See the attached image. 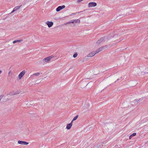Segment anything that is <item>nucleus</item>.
<instances>
[{
  "mask_svg": "<svg viewBox=\"0 0 148 148\" xmlns=\"http://www.w3.org/2000/svg\"><path fill=\"white\" fill-rule=\"evenodd\" d=\"M17 94V93H16V92H14V91H12V92H10L9 93V95H16Z\"/></svg>",
  "mask_w": 148,
  "mask_h": 148,
  "instance_id": "13",
  "label": "nucleus"
},
{
  "mask_svg": "<svg viewBox=\"0 0 148 148\" xmlns=\"http://www.w3.org/2000/svg\"><path fill=\"white\" fill-rule=\"evenodd\" d=\"M71 21H70L67 23H66V24H69V23H71Z\"/></svg>",
  "mask_w": 148,
  "mask_h": 148,
  "instance_id": "27",
  "label": "nucleus"
},
{
  "mask_svg": "<svg viewBox=\"0 0 148 148\" xmlns=\"http://www.w3.org/2000/svg\"><path fill=\"white\" fill-rule=\"evenodd\" d=\"M71 124H68L67 125L66 128L68 130L70 129L72 127Z\"/></svg>",
  "mask_w": 148,
  "mask_h": 148,
  "instance_id": "11",
  "label": "nucleus"
},
{
  "mask_svg": "<svg viewBox=\"0 0 148 148\" xmlns=\"http://www.w3.org/2000/svg\"><path fill=\"white\" fill-rule=\"evenodd\" d=\"M98 51L97 52H99L100 51H101L102 50V48L101 47L99 48L98 49Z\"/></svg>",
  "mask_w": 148,
  "mask_h": 148,
  "instance_id": "20",
  "label": "nucleus"
},
{
  "mask_svg": "<svg viewBox=\"0 0 148 148\" xmlns=\"http://www.w3.org/2000/svg\"><path fill=\"white\" fill-rule=\"evenodd\" d=\"M21 6H17L15 7L13 9V11L11 12V13L13 12H14L16 11Z\"/></svg>",
  "mask_w": 148,
  "mask_h": 148,
  "instance_id": "10",
  "label": "nucleus"
},
{
  "mask_svg": "<svg viewBox=\"0 0 148 148\" xmlns=\"http://www.w3.org/2000/svg\"><path fill=\"white\" fill-rule=\"evenodd\" d=\"M51 58L52 57L51 56H49L43 59H41L40 60L41 62L40 63H41V64H44L49 61Z\"/></svg>",
  "mask_w": 148,
  "mask_h": 148,
  "instance_id": "2",
  "label": "nucleus"
},
{
  "mask_svg": "<svg viewBox=\"0 0 148 148\" xmlns=\"http://www.w3.org/2000/svg\"><path fill=\"white\" fill-rule=\"evenodd\" d=\"M23 41V40H22V39L20 40H15L13 42V43H16V42H22Z\"/></svg>",
  "mask_w": 148,
  "mask_h": 148,
  "instance_id": "12",
  "label": "nucleus"
},
{
  "mask_svg": "<svg viewBox=\"0 0 148 148\" xmlns=\"http://www.w3.org/2000/svg\"><path fill=\"white\" fill-rule=\"evenodd\" d=\"M95 54V52L94 51H93L91 52V53L88 54L87 56V57H90L93 56Z\"/></svg>",
  "mask_w": 148,
  "mask_h": 148,
  "instance_id": "8",
  "label": "nucleus"
},
{
  "mask_svg": "<svg viewBox=\"0 0 148 148\" xmlns=\"http://www.w3.org/2000/svg\"><path fill=\"white\" fill-rule=\"evenodd\" d=\"M83 0H78L77 1V3H80Z\"/></svg>",
  "mask_w": 148,
  "mask_h": 148,
  "instance_id": "24",
  "label": "nucleus"
},
{
  "mask_svg": "<svg viewBox=\"0 0 148 148\" xmlns=\"http://www.w3.org/2000/svg\"><path fill=\"white\" fill-rule=\"evenodd\" d=\"M101 47L102 48V50H103V49H106L107 48L108 46L107 45H106V46H102Z\"/></svg>",
  "mask_w": 148,
  "mask_h": 148,
  "instance_id": "18",
  "label": "nucleus"
},
{
  "mask_svg": "<svg viewBox=\"0 0 148 148\" xmlns=\"http://www.w3.org/2000/svg\"><path fill=\"white\" fill-rule=\"evenodd\" d=\"M139 101V100L138 99H135L134 101H133L132 102V103H135L136 102H138V101Z\"/></svg>",
  "mask_w": 148,
  "mask_h": 148,
  "instance_id": "16",
  "label": "nucleus"
},
{
  "mask_svg": "<svg viewBox=\"0 0 148 148\" xmlns=\"http://www.w3.org/2000/svg\"><path fill=\"white\" fill-rule=\"evenodd\" d=\"M18 143L20 144L25 145H27L29 144V143L28 142L21 140H18Z\"/></svg>",
  "mask_w": 148,
  "mask_h": 148,
  "instance_id": "6",
  "label": "nucleus"
},
{
  "mask_svg": "<svg viewBox=\"0 0 148 148\" xmlns=\"http://www.w3.org/2000/svg\"><path fill=\"white\" fill-rule=\"evenodd\" d=\"M119 80V79H117V80L118 81V80Z\"/></svg>",
  "mask_w": 148,
  "mask_h": 148,
  "instance_id": "30",
  "label": "nucleus"
},
{
  "mask_svg": "<svg viewBox=\"0 0 148 148\" xmlns=\"http://www.w3.org/2000/svg\"><path fill=\"white\" fill-rule=\"evenodd\" d=\"M25 70L23 71L20 73L18 75V78L19 79H21L22 77L25 75Z\"/></svg>",
  "mask_w": 148,
  "mask_h": 148,
  "instance_id": "4",
  "label": "nucleus"
},
{
  "mask_svg": "<svg viewBox=\"0 0 148 148\" xmlns=\"http://www.w3.org/2000/svg\"><path fill=\"white\" fill-rule=\"evenodd\" d=\"M80 22V20L79 19L73 20L71 21V23H79Z\"/></svg>",
  "mask_w": 148,
  "mask_h": 148,
  "instance_id": "9",
  "label": "nucleus"
},
{
  "mask_svg": "<svg viewBox=\"0 0 148 148\" xmlns=\"http://www.w3.org/2000/svg\"><path fill=\"white\" fill-rule=\"evenodd\" d=\"M65 7V6L64 5L59 6L56 9V11L57 12H59L62 9L64 8Z\"/></svg>",
  "mask_w": 148,
  "mask_h": 148,
  "instance_id": "5",
  "label": "nucleus"
},
{
  "mask_svg": "<svg viewBox=\"0 0 148 148\" xmlns=\"http://www.w3.org/2000/svg\"><path fill=\"white\" fill-rule=\"evenodd\" d=\"M97 4L95 2H90L88 4V7L89 8H91L96 6Z\"/></svg>",
  "mask_w": 148,
  "mask_h": 148,
  "instance_id": "3",
  "label": "nucleus"
},
{
  "mask_svg": "<svg viewBox=\"0 0 148 148\" xmlns=\"http://www.w3.org/2000/svg\"><path fill=\"white\" fill-rule=\"evenodd\" d=\"M113 36H109L108 37L107 36H105L101 38L97 41V44H99L101 42L103 41L105 39H106L107 40H109L110 38H113Z\"/></svg>",
  "mask_w": 148,
  "mask_h": 148,
  "instance_id": "1",
  "label": "nucleus"
},
{
  "mask_svg": "<svg viewBox=\"0 0 148 148\" xmlns=\"http://www.w3.org/2000/svg\"><path fill=\"white\" fill-rule=\"evenodd\" d=\"M78 117V115H77L76 116H75L73 119V121H74L76 120L77 119V118Z\"/></svg>",
  "mask_w": 148,
  "mask_h": 148,
  "instance_id": "17",
  "label": "nucleus"
},
{
  "mask_svg": "<svg viewBox=\"0 0 148 148\" xmlns=\"http://www.w3.org/2000/svg\"><path fill=\"white\" fill-rule=\"evenodd\" d=\"M83 12L82 11H80V12H76V13H73L71 15H70L71 16L72 15H75L77 13H78V14H79L80 12Z\"/></svg>",
  "mask_w": 148,
  "mask_h": 148,
  "instance_id": "19",
  "label": "nucleus"
},
{
  "mask_svg": "<svg viewBox=\"0 0 148 148\" xmlns=\"http://www.w3.org/2000/svg\"><path fill=\"white\" fill-rule=\"evenodd\" d=\"M86 58V57H85V58H84V59H85Z\"/></svg>",
  "mask_w": 148,
  "mask_h": 148,
  "instance_id": "29",
  "label": "nucleus"
},
{
  "mask_svg": "<svg viewBox=\"0 0 148 148\" xmlns=\"http://www.w3.org/2000/svg\"><path fill=\"white\" fill-rule=\"evenodd\" d=\"M46 23L48 25L49 27H51L53 25V23L52 22L47 21Z\"/></svg>",
  "mask_w": 148,
  "mask_h": 148,
  "instance_id": "7",
  "label": "nucleus"
},
{
  "mask_svg": "<svg viewBox=\"0 0 148 148\" xmlns=\"http://www.w3.org/2000/svg\"><path fill=\"white\" fill-rule=\"evenodd\" d=\"M136 133H133L132 134V135H131L130 136V139L133 136H136Z\"/></svg>",
  "mask_w": 148,
  "mask_h": 148,
  "instance_id": "15",
  "label": "nucleus"
},
{
  "mask_svg": "<svg viewBox=\"0 0 148 148\" xmlns=\"http://www.w3.org/2000/svg\"><path fill=\"white\" fill-rule=\"evenodd\" d=\"M77 53H75L73 55V57L74 58H75L77 56Z\"/></svg>",
  "mask_w": 148,
  "mask_h": 148,
  "instance_id": "21",
  "label": "nucleus"
},
{
  "mask_svg": "<svg viewBox=\"0 0 148 148\" xmlns=\"http://www.w3.org/2000/svg\"><path fill=\"white\" fill-rule=\"evenodd\" d=\"M146 73H145V74L146 75Z\"/></svg>",
  "mask_w": 148,
  "mask_h": 148,
  "instance_id": "32",
  "label": "nucleus"
},
{
  "mask_svg": "<svg viewBox=\"0 0 148 148\" xmlns=\"http://www.w3.org/2000/svg\"><path fill=\"white\" fill-rule=\"evenodd\" d=\"M104 39L106 40H107L106 39ZM105 41H106V40H105Z\"/></svg>",
  "mask_w": 148,
  "mask_h": 148,
  "instance_id": "31",
  "label": "nucleus"
},
{
  "mask_svg": "<svg viewBox=\"0 0 148 148\" xmlns=\"http://www.w3.org/2000/svg\"><path fill=\"white\" fill-rule=\"evenodd\" d=\"M3 95H1L0 96V101L1 100V99L3 98Z\"/></svg>",
  "mask_w": 148,
  "mask_h": 148,
  "instance_id": "22",
  "label": "nucleus"
},
{
  "mask_svg": "<svg viewBox=\"0 0 148 148\" xmlns=\"http://www.w3.org/2000/svg\"><path fill=\"white\" fill-rule=\"evenodd\" d=\"M2 73V71L1 70H0V73Z\"/></svg>",
  "mask_w": 148,
  "mask_h": 148,
  "instance_id": "28",
  "label": "nucleus"
},
{
  "mask_svg": "<svg viewBox=\"0 0 148 148\" xmlns=\"http://www.w3.org/2000/svg\"><path fill=\"white\" fill-rule=\"evenodd\" d=\"M73 121H73V120H72L71 121V122L70 123V124H71V125H72V123H73Z\"/></svg>",
  "mask_w": 148,
  "mask_h": 148,
  "instance_id": "26",
  "label": "nucleus"
},
{
  "mask_svg": "<svg viewBox=\"0 0 148 148\" xmlns=\"http://www.w3.org/2000/svg\"><path fill=\"white\" fill-rule=\"evenodd\" d=\"M144 97H142L141 98L139 99L138 100H139V101H142L144 99Z\"/></svg>",
  "mask_w": 148,
  "mask_h": 148,
  "instance_id": "23",
  "label": "nucleus"
},
{
  "mask_svg": "<svg viewBox=\"0 0 148 148\" xmlns=\"http://www.w3.org/2000/svg\"><path fill=\"white\" fill-rule=\"evenodd\" d=\"M40 73H39L37 72L36 73H34L32 75V76H38L39 75Z\"/></svg>",
  "mask_w": 148,
  "mask_h": 148,
  "instance_id": "14",
  "label": "nucleus"
},
{
  "mask_svg": "<svg viewBox=\"0 0 148 148\" xmlns=\"http://www.w3.org/2000/svg\"><path fill=\"white\" fill-rule=\"evenodd\" d=\"M95 54L98 53L99 52H97L98 51V49H97L96 51H95Z\"/></svg>",
  "mask_w": 148,
  "mask_h": 148,
  "instance_id": "25",
  "label": "nucleus"
}]
</instances>
